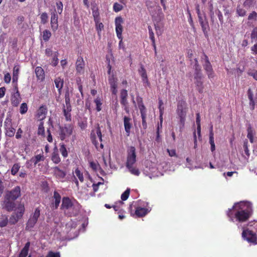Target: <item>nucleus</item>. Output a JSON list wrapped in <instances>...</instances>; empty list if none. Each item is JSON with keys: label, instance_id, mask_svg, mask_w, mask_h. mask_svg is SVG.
I'll return each mask as SVG.
<instances>
[{"label": "nucleus", "instance_id": "obj_1", "mask_svg": "<svg viewBox=\"0 0 257 257\" xmlns=\"http://www.w3.org/2000/svg\"><path fill=\"white\" fill-rule=\"evenodd\" d=\"M234 218L239 222L246 221L249 217L251 211V204L248 202L241 201L236 203L232 207Z\"/></svg>", "mask_w": 257, "mask_h": 257}, {"label": "nucleus", "instance_id": "obj_2", "mask_svg": "<svg viewBox=\"0 0 257 257\" xmlns=\"http://www.w3.org/2000/svg\"><path fill=\"white\" fill-rule=\"evenodd\" d=\"M195 83L196 84L197 89L198 90V91L200 93H202L203 90V81H202L203 75L201 72V69L199 67L197 60L195 59Z\"/></svg>", "mask_w": 257, "mask_h": 257}, {"label": "nucleus", "instance_id": "obj_3", "mask_svg": "<svg viewBox=\"0 0 257 257\" xmlns=\"http://www.w3.org/2000/svg\"><path fill=\"white\" fill-rule=\"evenodd\" d=\"M187 111V103L185 101H180L178 102L177 113L180 118V122L183 127L186 120V116Z\"/></svg>", "mask_w": 257, "mask_h": 257}, {"label": "nucleus", "instance_id": "obj_4", "mask_svg": "<svg viewBox=\"0 0 257 257\" xmlns=\"http://www.w3.org/2000/svg\"><path fill=\"white\" fill-rule=\"evenodd\" d=\"M96 130L95 131L94 129H92L91 131L90 135V138L92 143L95 146V147L97 149L98 146V142L96 140V135L99 138L100 142L102 141V133L100 130V127L98 123L96 124Z\"/></svg>", "mask_w": 257, "mask_h": 257}, {"label": "nucleus", "instance_id": "obj_5", "mask_svg": "<svg viewBox=\"0 0 257 257\" xmlns=\"http://www.w3.org/2000/svg\"><path fill=\"white\" fill-rule=\"evenodd\" d=\"M73 127L71 124H65L64 126L59 127V137L61 140H64L70 137L73 133Z\"/></svg>", "mask_w": 257, "mask_h": 257}, {"label": "nucleus", "instance_id": "obj_6", "mask_svg": "<svg viewBox=\"0 0 257 257\" xmlns=\"http://www.w3.org/2000/svg\"><path fill=\"white\" fill-rule=\"evenodd\" d=\"M136 150L133 146L127 149V158L126 164H134L136 162Z\"/></svg>", "mask_w": 257, "mask_h": 257}, {"label": "nucleus", "instance_id": "obj_7", "mask_svg": "<svg viewBox=\"0 0 257 257\" xmlns=\"http://www.w3.org/2000/svg\"><path fill=\"white\" fill-rule=\"evenodd\" d=\"M242 237L244 239L246 240L249 242L257 244V237L256 234L248 229L243 230Z\"/></svg>", "mask_w": 257, "mask_h": 257}, {"label": "nucleus", "instance_id": "obj_8", "mask_svg": "<svg viewBox=\"0 0 257 257\" xmlns=\"http://www.w3.org/2000/svg\"><path fill=\"white\" fill-rule=\"evenodd\" d=\"M24 210V206H20L18 209V211L11 215L9 220L10 223L12 224H16L23 216Z\"/></svg>", "mask_w": 257, "mask_h": 257}, {"label": "nucleus", "instance_id": "obj_9", "mask_svg": "<svg viewBox=\"0 0 257 257\" xmlns=\"http://www.w3.org/2000/svg\"><path fill=\"white\" fill-rule=\"evenodd\" d=\"M205 62L203 64V67L205 69L209 78H212L214 77V73L211 63H210L208 57L204 55Z\"/></svg>", "mask_w": 257, "mask_h": 257}, {"label": "nucleus", "instance_id": "obj_10", "mask_svg": "<svg viewBox=\"0 0 257 257\" xmlns=\"http://www.w3.org/2000/svg\"><path fill=\"white\" fill-rule=\"evenodd\" d=\"M21 195V188L19 186H16L11 191L8 192L6 196L9 199H11L12 200H16Z\"/></svg>", "mask_w": 257, "mask_h": 257}, {"label": "nucleus", "instance_id": "obj_11", "mask_svg": "<svg viewBox=\"0 0 257 257\" xmlns=\"http://www.w3.org/2000/svg\"><path fill=\"white\" fill-rule=\"evenodd\" d=\"M123 23L122 18L119 17H116L115 19V31L117 37L118 39H121V34L122 31V26L121 25Z\"/></svg>", "mask_w": 257, "mask_h": 257}, {"label": "nucleus", "instance_id": "obj_12", "mask_svg": "<svg viewBox=\"0 0 257 257\" xmlns=\"http://www.w3.org/2000/svg\"><path fill=\"white\" fill-rule=\"evenodd\" d=\"M85 63L82 57H79L76 62L75 67L76 73L78 74H83L84 72Z\"/></svg>", "mask_w": 257, "mask_h": 257}, {"label": "nucleus", "instance_id": "obj_13", "mask_svg": "<svg viewBox=\"0 0 257 257\" xmlns=\"http://www.w3.org/2000/svg\"><path fill=\"white\" fill-rule=\"evenodd\" d=\"M73 206V202L69 197H65L62 198V202L61 206V209L66 212V210L71 209Z\"/></svg>", "mask_w": 257, "mask_h": 257}, {"label": "nucleus", "instance_id": "obj_14", "mask_svg": "<svg viewBox=\"0 0 257 257\" xmlns=\"http://www.w3.org/2000/svg\"><path fill=\"white\" fill-rule=\"evenodd\" d=\"M61 199V197L59 193L57 191H54L51 203V208L53 209H56L58 207Z\"/></svg>", "mask_w": 257, "mask_h": 257}, {"label": "nucleus", "instance_id": "obj_15", "mask_svg": "<svg viewBox=\"0 0 257 257\" xmlns=\"http://www.w3.org/2000/svg\"><path fill=\"white\" fill-rule=\"evenodd\" d=\"M51 27L53 31H56L58 29V15L55 11L51 14Z\"/></svg>", "mask_w": 257, "mask_h": 257}, {"label": "nucleus", "instance_id": "obj_16", "mask_svg": "<svg viewBox=\"0 0 257 257\" xmlns=\"http://www.w3.org/2000/svg\"><path fill=\"white\" fill-rule=\"evenodd\" d=\"M11 199L6 197L4 201V207L8 211H12L15 207V203Z\"/></svg>", "mask_w": 257, "mask_h": 257}, {"label": "nucleus", "instance_id": "obj_17", "mask_svg": "<svg viewBox=\"0 0 257 257\" xmlns=\"http://www.w3.org/2000/svg\"><path fill=\"white\" fill-rule=\"evenodd\" d=\"M47 112V109L45 106H41L38 109L37 113V118L42 121L45 117Z\"/></svg>", "mask_w": 257, "mask_h": 257}, {"label": "nucleus", "instance_id": "obj_18", "mask_svg": "<svg viewBox=\"0 0 257 257\" xmlns=\"http://www.w3.org/2000/svg\"><path fill=\"white\" fill-rule=\"evenodd\" d=\"M131 118L127 116H124L123 122L125 131L127 134V136H128L130 134V130L132 127V124L131 123Z\"/></svg>", "mask_w": 257, "mask_h": 257}, {"label": "nucleus", "instance_id": "obj_19", "mask_svg": "<svg viewBox=\"0 0 257 257\" xmlns=\"http://www.w3.org/2000/svg\"><path fill=\"white\" fill-rule=\"evenodd\" d=\"M53 170L54 174L58 179H63L65 177L66 172L61 170L58 167H54Z\"/></svg>", "mask_w": 257, "mask_h": 257}, {"label": "nucleus", "instance_id": "obj_20", "mask_svg": "<svg viewBox=\"0 0 257 257\" xmlns=\"http://www.w3.org/2000/svg\"><path fill=\"white\" fill-rule=\"evenodd\" d=\"M44 160L45 157L43 155V152H42L41 154L37 155L32 157L31 159V161L33 163L34 166H36L39 162L43 161Z\"/></svg>", "mask_w": 257, "mask_h": 257}, {"label": "nucleus", "instance_id": "obj_21", "mask_svg": "<svg viewBox=\"0 0 257 257\" xmlns=\"http://www.w3.org/2000/svg\"><path fill=\"white\" fill-rule=\"evenodd\" d=\"M127 91L125 89H122L120 92V103L122 105H125L126 104H128V101L127 100Z\"/></svg>", "mask_w": 257, "mask_h": 257}, {"label": "nucleus", "instance_id": "obj_22", "mask_svg": "<svg viewBox=\"0 0 257 257\" xmlns=\"http://www.w3.org/2000/svg\"><path fill=\"white\" fill-rule=\"evenodd\" d=\"M134 165L126 164V167L132 175L138 176L140 174V172L138 168L134 166Z\"/></svg>", "mask_w": 257, "mask_h": 257}, {"label": "nucleus", "instance_id": "obj_23", "mask_svg": "<svg viewBox=\"0 0 257 257\" xmlns=\"http://www.w3.org/2000/svg\"><path fill=\"white\" fill-rule=\"evenodd\" d=\"M54 83H55L56 87L58 89V90L59 93H60L61 90L63 86V84H64L63 79L61 78L60 77H57L54 80Z\"/></svg>", "mask_w": 257, "mask_h": 257}, {"label": "nucleus", "instance_id": "obj_24", "mask_svg": "<svg viewBox=\"0 0 257 257\" xmlns=\"http://www.w3.org/2000/svg\"><path fill=\"white\" fill-rule=\"evenodd\" d=\"M149 210L144 207H137L136 210V214L139 217H142L146 215Z\"/></svg>", "mask_w": 257, "mask_h": 257}, {"label": "nucleus", "instance_id": "obj_25", "mask_svg": "<svg viewBox=\"0 0 257 257\" xmlns=\"http://www.w3.org/2000/svg\"><path fill=\"white\" fill-rule=\"evenodd\" d=\"M71 111V107H63V111L64 115L67 121L71 120V115L70 112Z\"/></svg>", "mask_w": 257, "mask_h": 257}, {"label": "nucleus", "instance_id": "obj_26", "mask_svg": "<svg viewBox=\"0 0 257 257\" xmlns=\"http://www.w3.org/2000/svg\"><path fill=\"white\" fill-rule=\"evenodd\" d=\"M35 73L38 79L43 80L44 78V71L41 67H37L35 69Z\"/></svg>", "mask_w": 257, "mask_h": 257}, {"label": "nucleus", "instance_id": "obj_27", "mask_svg": "<svg viewBox=\"0 0 257 257\" xmlns=\"http://www.w3.org/2000/svg\"><path fill=\"white\" fill-rule=\"evenodd\" d=\"M199 23L201 26L202 30L204 34L205 35V36H207L208 31L209 29L208 23L207 19L203 21H201V22H199Z\"/></svg>", "mask_w": 257, "mask_h": 257}, {"label": "nucleus", "instance_id": "obj_28", "mask_svg": "<svg viewBox=\"0 0 257 257\" xmlns=\"http://www.w3.org/2000/svg\"><path fill=\"white\" fill-rule=\"evenodd\" d=\"M5 134L9 137H13L15 134L16 130L13 125L5 127Z\"/></svg>", "mask_w": 257, "mask_h": 257}, {"label": "nucleus", "instance_id": "obj_29", "mask_svg": "<svg viewBox=\"0 0 257 257\" xmlns=\"http://www.w3.org/2000/svg\"><path fill=\"white\" fill-rule=\"evenodd\" d=\"M30 242H27L19 254V257H26L28 255Z\"/></svg>", "mask_w": 257, "mask_h": 257}, {"label": "nucleus", "instance_id": "obj_30", "mask_svg": "<svg viewBox=\"0 0 257 257\" xmlns=\"http://www.w3.org/2000/svg\"><path fill=\"white\" fill-rule=\"evenodd\" d=\"M20 93L17 90V92L14 94L12 99L13 105L15 106H17L20 102Z\"/></svg>", "mask_w": 257, "mask_h": 257}, {"label": "nucleus", "instance_id": "obj_31", "mask_svg": "<svg viewBox=\"0 0 257 257\" xmlns=\"http://www.w3.org/2000/svg\"><path fill=\"white\" fill-rule=\"evenodd\" d=\"M9 222L8 217L6 215H2L0 216V227L6 226Z\"/></svg>", "mask_w": 257, "mask_h": 257}, {"label": "nucleus", "instance_id": "obj_32", "mask_svg": "<svg viewBox=\"0 0 257 257\" xmlns=\"http://www.w3.org/2000/svg\"><path fill=\"white\" fill-rule=\"evenodd\" d=\"M256 4V0H245L243 3V6L247 9L253 7Z\"/></svg>", "mask_w": 257, "mask_h": 257}, {"label": "nucleus", "instance_id": "obj_33", "mask_svg": "<svg viewBox=\"0 0 257 257\" xmlns=\"http://www.w3.org/2000/svg\"><path fill=\"white\" fill-rule=\"evenodd\" d=\"M36 223V221L32 219L30 217L28 222L26 223V229L30 231L31 230V229L34 227Z\"/></svg>", "mask_w": 257, "mask_h": 257}, {"label": "nucleus", "instance_id": "obj_34", "mask_svg": "<svg viewBox=\"0 0 257 257\" xmlns=\"http://www.w3.org/2000/svg\"><path fill=\"white\" fill-rule=\"evenodd\" d=\"M196 123L197 125V134L198 136V139L200 140H201L200 119V116H199V113L197 114Z\"/></svg>", "mask_w": 257, "mask_h": 257}, {"label": "nucleus", "instance_id": "obj_35", "mask_svg": "<svg viewBox=\"0 0 257 257\" xmlns=\"http://www.w3.org/2000/svg\"><path fill=\"white\" fill-rule=\"evenodd\" d=\"M247 137L251 143H253V131L250 126L249 125L247 128Z\"/></svg>", "mask_w": 257, "mask_h": 257}, {"label": "nucleus", "instance_id": "obj_36", "mask_svg": "<svg viewBox=\"0 0 257 257\" xmlns=\"http://www.w3.org/2000/svg\"><path fill=\"white\" fill-rule=\"evenodd\" d=\"M40 215V209L39 207L35 209L34 212L31 215L30 218L37 222Z\"/></svg>", "mask_w": 257, "mask_h": 257}, {"label": "nucleus", "instance_id": "obj_37", "mask_svg": "<svg viewBox=\"0 0 257 257\" xmlns=\"http://www.w3.org/2000/svg\"><path fill=\"white\" fill-rule=\"evenodd\" d=\"M236 13L238 16L244 17L246 15V11L244 9L241 8L240 5H238L236 7Z\"/></svg>", "mask_w": 257, "mask_h": 257}, {"label": "nucleus", "instance_id": "obj_38", "mask_svg": "<svg viewBox=\"0 0 257 257\" xmlns=\"http://www.w3.org/2000/svg\"><path fill=\"white\" fill-rule=\"evenodd\" d=\"M38 135L39 136H42V137H45V129L44 127V122L43 121H40L38 130Z\"/></svg>", "mask_w": 257, "mask_h": 257}, {"label": "nucleus", "instance_id": "obj_39", "mask_svg": "<svg viewBox=\"0 0 257 257\" xmlns=\"http://www.w3.org/2000/svg\"><path fill=\"white\" fill-rule=\"evenodd\" d=\"M109 83L110 85V87L114 88L117 87V79L114 77V76H111L109 78Z\"/></svg>", "mask_w": 257, "mask_h": 257}, {"label": "nucleus", "instance_id": "obj_40", "mask_svg": "<svg viewBox=\"0 0 257 257\" xmlns=\"http://www.w3.org/2000/svg\"><path fill=\"white\" fill-rule=\"evenodd\" d=\"M250 38L252 42L257 43V27L254 28L251 31Z\"/></svg>", "mask_w": 257, "mask_h": 257}, {"label": "nucleus", "instance_id": "obj_41", "mask_svg": "<svg viewBox=\"0 0 257 257\" xmlns=\"http://www.w3.org/2000/svg\"><path fill=\"white\" fill-rule=\"evenodd\" d=\"M60 151L62 155L65 158L67 157L68 156V152L65 145L63 143L60 144Z\"/></svg>", "mask_w": 257, "mask_h": 257}, {"label": "nucleus", "instance_id": "obj_42", "mask_svg": "<svg viewBox=\"0 0 257 257\" xmlns=\"http://www.w3.org/2000/svg\"><path fill=\"white\" fill-rule=\"evenodd\" d=\"M243 147L244 149V154L246 155V156H245L244 157L245 158L247 159L249 158L250 154H249V150L248 148V142H247V140H245L244 141Z\"/></svg>", "mask_w": 257, "mask_h": 257}, {"label": "nucleus", "instance_id": "obj_43", "mask_svg": "<svg viewBox=\"0 0 257 257\" xmlns=\"http://www.w3.org/2000/svg\"><path fill=\"white\" fill-rule=\"evenodd\" d=\"M51 159L55 164H58L61 161L59 154L56 153H53Z\"/></svg>", "mask_w": 257, "mask_h": 257}, {"label": "nucleus", "instance_id": "obj_44", "mask_svg": "<svg viewBox=\"0 0 257 257\" xmlns=\"http://www.w3.org/2000/svg\"><path fill=\"white\" fill-rule=\"evenodd\" d=\"M20 168V166L19 164H18V163L15 164L12 168L11 174L13 175H15L19 171Z\"/></svg>", "mask_w": 257, "mask_h": 257}, {"label": "nucleus", "instance_id": "obj_45", "mask_svg": "<svg viewBox=\"0 0 257 257\" xmlns=\"http://www.w3.org/2000/svg\"><path fill=\"white\" fill-rule=\"evenodd\" d=\"M248 21H255L257 19V13L255 11L250 13L247 18Z\"/></svg>", "mask_w": 257, "mask_h": 257}, {"label": "nucleus", "instance_id": "obj_46", "mask_svg": "<svg viewBox=\"0 0 257 257\" xmlns=\"http://www.w3.org/2000/svg\"><path fill=\"white\" fill-rule=\"evenodd\" d=\"M28 110V106L26 103L21 104L20 108V112L22 114H25Z\"/></svg>", "mask_w": 257, "mask_h": 257}, {"label": "nucleus", "instance_id": "obj_47", "mask_svg": "<svg viewBox=\"0 0 257 257\" xmlns=\"http://www.w3.org/2000/svg\"><path fill=\"white\" fill-rule=\"evenodd\" d=\"M51 36V34L49 30H46L43 32V38L45 41H47Z\"/></svg>", "mask_w": 257, "mask_h": 257}, {"label": "nucleus", "instance_id": "obj_48", "mask_svg": "<svg viewBox=\"0 0 257 257\" xmlns=\"http://www.w3.org/2000/svg\"><path fill=\"white\" fill-rule=\"evenodd\" d=\"M130 189L127 188L121 195V199L123 201L126 200L129 196Z\"/></svg>", "mask_w": 257, "mask_h": 257}, {"label": "nucleus", "instance_id": "obj_49", "mask_svg": "<svg viewBox=\"0 0 257 257\" xmlns=\"http://www.w3.org/2000/svg\"><path fill=\"white\" fill-rule=\"evenodd\" d=\"M58 53L57 52H55L54 53V55L53 56V61L51 62V64L54 66H56L58 63Z\"/></svg>", "mask_w": 257, "mask_h": 257}, {"label": "nucleus", "instance_id": "obj_50", "mask_svg": "<svg viewBox=\"0 0 257 257\" xmlns=\"http://www.w3.org/2000/svg\"><path fill=\"white\" fill-rule=\"evenodd\" d=\"M75 174L76 176L78 177L80 182H83L84 180L83 174L78 168L75 170Z\"/></svg>", "mask_w": 257, "mask_h": 257}, {"label": "nucleus", "instance_id": "obj_51", "mask_svg": "<svg viewBox=\"0 0 257 257\" xmlns=\"http://www.w3.org/2000/svg\"><path fill=\"white\" fill-rule=\"evenodd\" d=\"M94 102L96 105V110L97 111H99L101 110V105L102 103L101 102V99L100 98L97 97L94 100Z\"/></svg>", "mask_w": 257, "mask_h": 257}, {"label": "nucleus", "instance_id": "obj_52", "mask_svg": "<svg viewBox=\"0 0 257 257\" xmlns=\"http://www.w3.org/2000/svg\"><path fill=\"white\" fill-rule=\"evenodd\" d=\"M13 125L12 120L10 116H7L4 122V127Z\"/></svg>", "mask_w": 257, "mask_h": 257}, {"label": "nucleus", "instance_id": "obj_53", "mask_svg": "<svg viewBox=\"0 0 257 257\" xmlns=\"http://www.w3.org/2000/svg\"><path fill=\"white\" fill-rule=\"evenodd\" d=\"M209 143L210 144L211 147L210 149L211 152H213L215 150V145L214 143V137H212V135H211L210 137H209Z\"/></svg>", "mask_w": 257, "mask_h": 257}, {"label": "nucleus", "instance_id": "obj_54", "mask_svg": "<svg viewBox=\"0 0 257 257\" xmlns=\"http://www.w3.org/2000/svg\"><path fill=\"white\" fill-rule=\"evenodd\" d=\"M65 104L63 105V107H71L70 102V97L69 94L68 93H66L65 94Z\"/></svg>", "mask_w": 257, "mask_h": 257}, {"label": "nucleus", "instance_id": "obj_55", "mask_svg": "<svg viewBox=\"0 0 257 257\" xmlns=\"http://www.w3.org/2000/svg\"><path fill=\"white\" fill-rule=\"evenodd\" d=\"M48 17L46 13H43L41 15V23L43 24H46L47 22Z\"/></svg>", "mask_w": 257, "mask_h": 257}, {"label": "nucleus", "instance_id": "obj_56", "mask_svg": "<svg viewBox=\"0 0 257 257\" xmlns=\"http://www.w3.org/2000/svg\"><path fill=\"white\" fill-rule=\"evenodd\" d=\"M113 10L115 12H118L120 11L122 9L123 7L122 6V5H121L117 3H115L113 5Z\"/></svg>", "mask_w": 257, "mask_h": 257}, {"label": "nucleus", "instance_id": "obj_57", "mask_svg": "<svg viewBox=\"0 0 257 257\" xmlns=\"http://www.w3.org/2000/svg\"><path fill=\"white\" fill-rule=\"evenodd\" d=\"M110 155L109 156V157L108 158V159H105L104 157H103V163H104V165L105 167H107L109 165L110 167V168H112V166L111 165V164H110Z\"/></svg>", "mask_w": 257, "mask_h": 257}, {"label": "nucleus", "instance_id": "obj_58", "mask_svg": "<svg viewBox=\"0 0 257 257\" xmlns=\"http://www.w3.org/2000/svg\"><path fill=\"white\" fill-rule=\"evenodd\" d=\"M247 74L252 76L255 80L257 81V70H249Z\"/></svg>", "mask_w": 257, "mask_h": 257}, {"label": "nucleus", "instance_id": "obj_59", "mask_svg": "<svg viewBox=\"0 0 257 257\" xmlns=\"http://www.w3.org/2000/svg\"><path fill=\"white\" fill-rule=\"evenodd\" d=\"M20 71V66L15 65L13 69V76H19Z\"/></svg>", "mask_w": 257, "mask_h": 257}, {"label": "nucleus", "instance_id": "obj_60", "mask_svg": "<svg viewBox=\"0 0 257 257\" xmlns=\"http://www.w3.org/2000/svg\"><path fill=\"white\" fill-rule=\"evenodd\" d=\"M46 257H60L59 252H54L52 251H49Z\"/></svg>", "mask_w": 257, "mask_h": 257}, {"label": "nucleus", "instance_id": "obj_61", "mask_svg": "<svg viewBox=\"0 0 257 257\" xmlns=\"http://www.w3.org/2000/svg\"><path fill=\"white\" fill-rule=\"evenodd\" d=\"M149 33L150 35V38L151 39L152 42L154 43L155 42V37L154 34L152 31V29L150 26L148 27Z\"/></svg>", "mask_w": 257, "mask_h": 257}, {"label": "nucleus", "instance_id": "obj_62", "mask_svg": "<svg viewBox=\"0 0 257 257\" xmlns=\"http://www.w3.org/2000/svg\"><path fill=\"white\" fill-rule=\"evenodd\" d=\"M139 73L142 78H146L147 77L146 71L143 66H142L141 67V69L139 70Z\"/></svg>", "mask_w": 257, "mask_h": 257}, {"label": "nucleus", "instance_id": "obj_63", "mask_svg": "<svg viewBox=\"0 0 257 257\" xmlns=\"http://www.w3.org/2000/svg\"><path fill=\"white\" fill-rule=\"evenodd\" d=\"M23 133V130L21 128H19L16 134V138L17 139H20L22 138V134Z\"/></svg>", "mask_w": 257, "mask_h": 257}, {"label": "nucleus", "instance_id": "obj_64", "mask_svg": "<svg viewBox=\"0 0 257 257\" xmlns=\"http://www.w3.org/2000/svg\"><path fill=\"white\" fill-rule=\"evenodd\" d=\"M251 51L252 54L257 55V42L251 47Z\"/></svg>", "mask_w": 257, "mask_h": 257}]
</instances>
